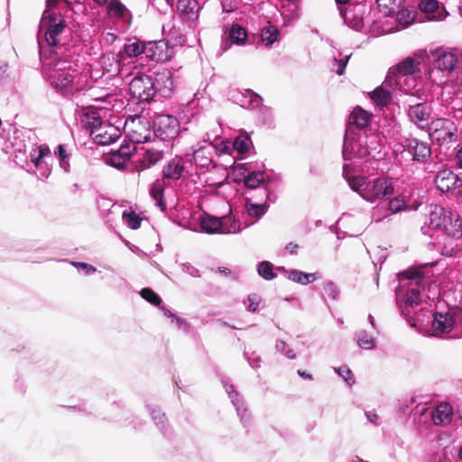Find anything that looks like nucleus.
<instances>
[{
    "label": "nucleus",
    "mask_w": 462,
    "mask_h": 462,
    "mask_svg": "<svg viewBox=\"0 0 462 462\" xmlns=\"http://www.w3.org/2000/svg\"><path fill=\"white\" fill-rule=\"evenodd\" d=\"M50 153V149L47 146L41 145L38 147H31L27 156L30 157L31 162L33 167L38 168L42 160Z\"/></svg>",
    "instance_id": "43"
},
{
    "label": "nucleus",
    "mask_w": 462,
    "mask_h": 462,
    "mask_svg": "<svg viewBox=\"0 0 462 462\" xmlns=\"http://www.w3.org/2000/svg\"><path fill=\"white\" fill-rule=\"evenodd\" d=\"M421 267H411L398 274L399 285L395 289V300L400 314L410 322V309L419 306L422 301L421 284L424 280Z\"/></svg>",
    "instance_id": "1"
},
{
    "label": "nucleus",
    "mask_w": 462,
    "mask_h": 462,
    "mask_svg": "<svg viewBox=\"0 0 462 462\" xmlns=\"http://www.w3.org/2000/svg\"><path fill=\"white\" fill-rule=\"evenodd\" d=\"M276 270L283 273L288 280L301 285H308L320 278L318 273H304L298 269H287L284 266H278Z\"/></svg>",
    "instance_id": "23"
},
{
    "label": "nucleus",
    "mask_w": 462,
    "mask_h": 462,
    "mask_svg": "<svg viewBox=\"0 0 462 462\" xmlns=\"http://www.w3.org/2000/svg\"><path fill=\"white\" fill-rule=\"evenodd\" d=\"M146 408L151 415L152 420L154 421L156 427L158 428V430L162 434H166L167 421H166L165 413L162 412L156 406L147 405Z\"/></svg>",
    "instance_id": "39"
},
{
    "label": "nucleus",
    "mask_w": 462,
    "mask_h": 462,
    "mask_svg": "<svg viewBox=\"0 0 462 462\" xmlns=\"http://www.w3.org/2000/svg\"><path fill=\"white\" fill-rule=\"evenodd\" d=\"M390 216L391 215L386 209V206L384 205L383 201L374 207L371 212L372 219L374 222H381Z\"/></svg>",
    "instance_id": "54"
},
{
    "label": "nucleus",
    "mask_w": 462,
    "mask_h": 462,
    "mask_svg": "<svg viewBox=\"0 0 462 462\" xmlns=\"http://www.w3.org/2000/svg\"><path fill=\"white\" fill-rule=\"evenodd\" d=\"M257 273L265 281H273L277 277L274 273V265L269 261H262L257 264Z\"/></svg>",
    "instance_id": "46"
},
{
    "label": "nucleus",
    "mask_w": 462,
    "mask_h": 462,
    "mask_svg": "<svg viewBox=\"0 0 462 462\" xmlns=\"http://www.w3.org/2000/svg\"><path fill=\"white\" fill-rule=\"evenodd\" d=\"M142 298L154 306H161L162 300L161 297L151 288H143L140 291Z\"/></svg>",
    "instance_id": "56"
},
{
    "label": "nucleus",
    "mask_w": 462,
    "mask_h": 462,
    "mask_svg": "<svg viewBox=\"0 0 462 462\" xmlns=\"http://www.w3.org/2000/svg\"><path fill=\"white\" fill-rule=\"evenodd\" d=\"M221 219V234H236L241 232L242 228L238 221H236L231 215H227L222 217Z\"/></svg>",
    "instance_id": "41"
},
{
    "label": "nucleus",
    "mask_w": 462,
    "mask_h": 462,
    "mask_svg": "<svg viewBox=\"0 0 462 462\" xmlns=\"http://www.w3.org/2000/svg\"><path fill=\"white\" fill-rule=\"evenodd\" d=\"M78 72H66L57 74L55 71L49 77H44L46 81L56 90L57 93L64 97H70L74 92V79Z\"/></svg>",
    "instance_id": "10"
},
{
    "label": "nucleus",
    "mask_w": 462,
    "mask_h": 462,
    "mask_svg": "<svg viewBox=\"0 0 462 462\" xmlns=\"http://www.w3.org/2000/svg\"><path fill=\"white\" fill-rule=\"evenodd\" d=\"M64 31H37V42L39 56L42 64V74L44 77L66 72H77L72 69L70 61L56 57L58 50L65 45L61 34Z\"/></svg>",
    "instance_id": "2"
},
{
    "label": "nucleus",
    "mask_w": 462,
    "mask_h": 462,
    "mask_svg": "<svg viewBox=\"0 0 462 462\" xmlns=\"http://www.w3.org/2000/svg\"><path fill=\"white\" fill-rule=\"evenodd\" d=\"M369 96L373 102L381 107L388 106L393 99L392 92L383 87H377L369 93Z\"/></svg>",
    "instance_id": "36"
},
{
    "label": "nucleus",
    "mask_w": 462,
    "mask_h": 462,
    "mask_svg": "<svg viewBox=\"0 0 462 462\" xmlns=\"http://www.w3.org/2000/svg\"><path fill=\"white\" fill-rule=\"evenodd\" d=\"M248 38V31H224L221 36V53L226 52L233 44L243 45Z\"/></svg>",
    "instance_id": "26"
},
{
    "label": "nucleus",
    "mask_w": 462,
    "mask_h": 462,
    "mask_svg": "<svg viewBox=\"0 0 462 462\" xmlns=\"http://www.w3.org/2000/svg\"><path fill=\"white\" fill-rule=\"evenodd\" d=\"M432 112L431 105L428 102H420L409 105L407 115L409 120L417 126L423 128L430 120Z\"/></svg>",
    "instance_id": "17"
},
{
    "label": "nucleus",
    "mask_w": 462,
    "mask_h": 462,
    "mask_svg": "<svg viewBox=\"0 0 462 462\" xmlns=\"http://www.w3.org/2000/svg\"><path fill=\"white\" fill-rule=\"evenodd\" d=\"M242 194L245 203H266V199L270 197L268 187H260L254 190H245Z\"/></svg>",
    "instance_id": "33"
},
{
    "label": "nucleus",
    "mask_w": 462,
    "mask_h": 462,
    "mask_svg": "<svg viewBox=\"0 0 462 462\" xmlns=\"http://www.w3.org/2000/svg\"><path fill=\"white\" fill-rule=\"evenodd\" d=\"M324 293L333 300H337L340 295L338 286L332 281H325L322 284Z\"/></svg>",
    "instance_id": "55"
},
{
    "label": "nucleus",
    "mask_w": 462,
    "mask_h": 462,
    "mask_svg": "<svg viewBox=\"0 0 462 462\" xmlns=\"http://www.w3.org/2000/svg\"><path fill=\"white\" fill-rule=\"evenodd\" d=\"M23 139L20 140V136L15 137V141L14 143V152H15V159L20 160L22 157L25 158V162H27V153L30 152V148L35 146V144L31 142L30 136H27V141L25 140V134H22Z\"/></svg>",
    "instance_id": "34"
},
{
    "label": "nucleus",
    "mask_w": 462,
    "mask_h": 462,
    "mask_svg": "<svg viewBox=\"0 0 462 462\" xmlns=\"http://www.w3.org/2000/svg\"><path fill=\"white\" fill-rule=\"evenodd\" d=\"M170 34H171V38H174V42H171L170 41V45L172 46V49L177 46H182L185 42V36L180 33V31H169Z\"/></svg>",
    "instance_id": "63"
},
{
    "label": "nucleus",
    "mask_w": 462,
    "mask_h": 462,
    "mask_svg": "<svg viewBox=\"0 0 462 462\" xmlns=\"http://www.w3.org/2000/svg\"><path fill=\"white\" fill-rule=\"evenodd\" d=\"M87 123L86 125L90 129L91 134L101 128L103 121L97 112H90L86 114Z\"/></svg>",
    "instance_id": "52"
},
{
    "label": "nucleus",
    "mask_w": 462,
    "mask_h": 462,
    "mask_svg": "<svg viewBox=\"0 0 462 462\" xmlns=\"http://www.w3.org/2000/svg\"><path fill=\"white\" fill-rule=\"evenodd\" d=\"M434 182L439 190L441 192H448L451 189L462 186V178L455 174L452 171L445 169L437 173Z\"/></svg>",
    "instance_id": "20"
},
{
    "label": "nucleus",
    "mask_w": 462,
    "mask_h": 462,
    "mask_svg": "<svg viewBox=\"0 0 462 462\" xmlns=\"http://www.w3.org/2000/svg\"><path fill=\"white\" fill-rule=\"evenodd\" d=\"M244 356L253 369H258L261 366V357L254 352L249 354L247 351H245Z\"/></svg>",
    "instance_id": "60"
},
{
    "label": "nucleus",
    "mask_w": 462,
    "mask_h": 462,
    "mask_svg": "<svg viewBox=\"0 0 462 462\" xmlns=\"http://www.w3.org/2000/svg\"><path fill=\"white\" fill-rule=\"evenodd\" d=\"M261 302V298L256 293L249 294L247 300L245 301L246 310L250 312H255Z\"/></svg>",
    "instance_id": "59"
},
{
    "label": "nucleus",
    "mask_w": 462,
    "mask_h": 462,
    "mask_svg": "<svg viewBox=\"0 0 462 462\" xmlns=\"http://www.w3.org/2000/svg\"><path fill=\"white\" fill-rule=\"evenodd\" d=\"M355 339L359 347L365 350H372L376 347V339L366 330L360 329L355 332Z\"/></svg>",
    "instance_id": "37"
},
{
    "label": "nucleus",
    "mask_w": 462,
    "mask_h": 462,
    "mask_svg": "<svg viewBox=\"0 0 462 462\" xmlns=\"http://www.w3.org/2000/svg\"><path fill=\"white\" fill-rule=\"evenodd\" d=\"M132 95L141 102H150L156 97V90L152 75H140L134 77L130 83Z\"/></svg>",
    "instance_id": "8"
},
{
    "label": "nucleus",
    "mask_w": 462,
    "mask_h": 462,
    "mask_svg": "<svg viewBox=\"0 0 462 462\" xmlns=\"http://www.w3.org/2000/svg\"><path fill=\"white\" fill-rule=\"evenodd\" d=\"M71 263L81 270L85 275H91L97 271L96 267L84 262H72Z\"/></svg>",
    "instance_id": "61"
},
{
    "label": "nucleus",
    "mask_w": 462,
    "mask_h": 462,
    "mask_svg": "<svg viewBox=\"0 0 462 462\" xmlns=\"http://www.w3.org/2000/svg\"><path fill=\"white\" fill-rule=\"evenodd\" d=\"M441 229L450 237L460 238L462 236V221L457 213L449 211L446 217Z\"/></svg>",
    "instance_id": "27"
},
{
    "label": "nucleus",
    "mask_w": 462,
    "mask_h": 462,
    "mask_svg": "<svg viewBox=\"0 0 462 462\" xmlns=\"http://www.w3.org/2000/svg\"><path fill=\"white\" fill-rule=\"evenodd\" d=\"M365 189L364 199L372 203L393 193V184L384 178L367 180Z\"/></svg>",
    "instance_id": "11"
},
{
    "label": "nucleus",
    "mask_w": 462,
    "mask_h": 462,
    "mask_svg": "<svg viewBox=\"0 0 462 462\" xmlns=\"http://www.w3.org/2000/svg\"><path fill=\"white\" fill-rule=\"evenodd\" d=\"M245 190H254L260 187H268L263 173L261 171H252L244 177Z\"/></svg>",
    "instance_id": "31"
},
{
    "label": "nucleus",
    "mask_w": 462,
    "mask_h": 462,
    "mask_svg": "<svg viewBox=\"0 0 462 462\" xmlns=\"http://www.w3.org/2000/svg\"><path fill=\"white\" fill-rule=\"evenodd\" d=\"M400 144L402 147V152L409 154L414 162L426 163L431 158L432 150L428 142L408 137L404 138Z\"/></svg>",
    "instance_id": "7"
},
{
    "label": "nucleus",
    "mask_w": 462,
    "mask_h": 462,
    "mask_svg": "<svg viewBox=\"0 0 462 462\" xmlns=\"http://www.w3.org/2000/svg\"><path fill=\"white\" fill-rule=\"evenodd\" d=\"M152 79L156 90V96L168 98L171 96L174 88L173 74L168 69H162L154 71Z\"/></svg>",
    "instance_id": "13"
},
{
    "label": "nucleus",
    "mask_w": 462,
    "mask_h": 462,
    "mask_svg": "<svg viewBox=\"0 0 462 462\" xmlns=\"http://www.w3.org/2000/svg\"><path fill=\"white\" fill-rule=\"evenodd\" d=\"M456 323L452 314L449 312L436 311L433 314L432 328L439 333H449Z\"/></svg>",
    "instance_id": "24"
},
{
    "label": "nucleus",
    "mask_w": 462,
    "mask_h": 462,
    "mask_svg": "<svg viewBox=\"0 0 462 462\" xmlns=\"http://www.w3.org/2000/svg\"><path fill=\"white\" fill-rule=\"evenodd\" d=\"M221 383L226 390V393L230 398L241 422L245 427L248 426L251 417L243 398H241L239 393L235 390V386L227 382L226 378L223 377L221 379Z\"/></svg>",
    "instance_id": "16"
},
{
    "label": "nucleus",
    "mask_w": 462,
    "mask_h": 462,
    "mask_svg": "<svg viewBox=\"0 0 462 462\" xmlns=\"http://www.w3.org/2000/svg\"><path fill=\"white\" fill-rule=\"evenodd\" d=\"M251 145L252 140L247 134H240L237 137L235 138L233 142V148L239 154L246 153L249 151Z\"/></svg>",
    "instance_id": "47"
},
{
    "label": "nucleus",
    "mask_w": 462,
    "mask_h": 462,
    "mask_svg": "<svg viewBox=\"0 0 462 462\" xmlns=\"http://www.w3.org/2000/svg\"><path fill=\"white\" fill-rule=\"evenodd\" d=\"M371 118L372 115L360 106H356L350 116L352 124L355 125L359 130L368 126L371 123Z\"/></svg>",
    "instance_id": "32"
},
{
    "label": "nucleus",
    "mask_w": 462,
    "mask_h": 462,
    "mask_svg": "<svg viewBox=\"0 0 462 462\" xmlns=\"http://www.w3.org/2000/svg\"><path fill=\"white\" fill-rule=\"evenodd\" d=\"M417 17V11L413 7H404L396 15L398 23L404 26L411 25Z\"/></svg>",
    "instance_id": "42"
},
{
    "label": "nucleus",
    "mask_w": 462,
    "mask_h": 462,
    "mask_svg": "<svg viewBox=\"0 0 462 462\" xmlns=\"http://www.w3.org/2000/svg\"><path fill=\"white\" fill-rule=\"evenodd\" d=\"M221 219L217 217L207 215L200 218L199 226L201 230L207 234L220 233Z\"/></svg>",
    "instance_id": "35"
},
{
    "label": "nucleus",
    "mask_w": 462,
    "mask_h": 462,
    "mask_svg": "<svg viewBox=\"0 0 462 462\" xmlns=\"http://www.w3.org/2000/svg\"><path fill=\"white\" fill-rule=\"evenodd\" d=\"M123 218L131 229H138L142 223L141 217L134 211L123 212Z\"/></svg>",
    "instance_id": "53"
},
{
    "label": "nucleus",
    "mask_w": 462,
    "mask_h": 462,
    "mask_svg": "<svg viewBox=\"0 0 462 462\" xmlns=\"http://www.w3.org/2000/svg\"><path fill=\"white\" fill-rule=\"evenodd\" d=\"M184 171V165L182 159L175 157L170 160L162 168V180H179Z\"/></svg>",
    "instance_id": "28"
},
{
    "label": "nucleus",
    "mask_w": 462,
    "mask_h": 462,
    "mask_svg": "<svg viewBox=\"0 0 462 462\" xmlns=\"http://www.w3.org/2000/svg\"><path fill=\"white\" fill-rule=\"evenodd\" d=\"M431 419L434 424H446L451 420V413L447 411L446 407H438L431 412Z\"/></svg>",
    "instance_id": "48"
},
{
    "label": "nucleus",
    "mask_w": 462,
    "mask_h": 462,
    "mask_svg": "<svg viewBox=\"0 0 462 462\" xmlns=\"http://www.w3.org/2000/svg\"><path fill=\"white\" fill-rule=\"evenodd\" d=\"M448 212V210L444 208L436 206L430 214L429 226L432 229H441L443 224L446 223L444 218H446Z\"/></svg>",
    "instance_id": "38"
},
{
    "label": "nucleus",
    "mask_w": 462,
    "mask_h": 462,
    "mask_svg": "<svg viewBox=\"0 0 462 462\" xmlns=\"http://www.w3.org/2000/svg\"><path fill=\"white\" fill-rule=\"evenodd\" d=\"M145 42L134 38V42L125 43L124 51L128 57H139L144 55Z\"/></svg>",
    "instance_id": "40"
},
{
    "label": "nucleus",
    "mask_w": 462,
    "mask_h": 462,
    "mask_svg": "<svg viewBox=\"0 0 462 462\" xmlns=\"http://www.w3.org/2000/svg\"><path fill=\"white\" fill-rule=\"evenodd\" d=\"M71 11L76 14H83L86 10L85 5L81 2V0H72L71 5H67Z\"/></svg>",
    "instance_id": "64"
},
{
    "label": "nucleus",
    "mask_w": 462,
    "mask_h": 462,
    "mask_svg": "<svg viewBox=\"0 0 462 462\" xmlns=\"http://www.w3.org/2000/svg\"><path fill=\"white\" fill-rule=\"evenodd\" d=\"M173 53L170 40L162 39L145 42L144 56L149 60L166 62L172 58Z\"/></svg>",
    "instance_id": "9"
},
{
    "label": "nucleus",
    "mask_w": 462,
    "mask_h": 462,
    "mask_svg": "<svg viewBox=\"0 0 462 462\" xmlns=\"http://www.w3.org/2000/svg\"><path fill=\"white\" fill-rule=\"evenodd\" d=\"M383 203L386 206V209L390 215L401 212L408 208L406 203L398 197H395L389 201H383Z\"/></svg>",
    "instance_id": "51"
},
{
    "label": "nucleus",
    "mask_w": 462,
    "mask_h": 462,
    "mask_svg": "<svg viewBox=\"0 0 462 462\" xmlns=\"http://www.w3.org/2000/svg\"><path fill=\"white\" fill-rule=\"evenodd\" d=\"M433 55V72H441L443 76L449 75L457 63V55L443 48L436 49Z\"/></svg>",
    "instance_id": "12"
},
{
    "label": "nucleus",
    "mask_w": 462,
    "mask_h": 462,
    "mask_svg": "<svg viewBox=\"0 0 462 462\" xmlns=\"http://www.w3.org/2000/svg\"><path fill=\"white\" fill-rule=\"evenodd\" d=\"M216 152V147L212 143H208L207 146H202L193 152V161L200 173L208 171L211 168H215L216 165L212 159V154Z\"/></svg>",
    "instance_id": "19"
},
{
    "label": "nucleus",
    "mask_w": 462,
    "mask_h": 462,
    "mask_svg": "<svg viewBox=\"0 0 462 462\" xmlns=\"http://www.w3.org/2000/svg\"><path fill=\"white\" fill-rule=\"evenodd\" d=\"M344 21L350 29H361L364 26L363 18L348 9L344 14Z\"/></svg>",
    "instance_id": "49"
},
{
    "label": "nucleus",
    "mask_w": 462,
    "mask_h": 462,
    "mask_svg": "<svg viewBox=\"0 0 462 462\" xmlns=\"http://www.w3.org/2000/svg\"><path fill=\"white\" fill-rule=\"evenodd\" d=\"M58 2L59 0H46V9L42 14L39 29H64L69 26L60 14L52 10Z\"/></svg>",
    "instance_id": "15"
},
{
    "label": "nucleus",
    "mask_w": 462,
    "mask_h": 462,
    "mask_svg": "<svg viewBox=\"0 0 462 462\" xmlns=\"http://www.w3.org/2000/svg\"><path fill=\"white\" fill-rule=\"evenodd\" d=\"M199 4L196 0H179L177 10L183 23L192 27L199 18Z\"/></svg>",
    "instance_id": "21"
},
{
    "label": "nucleus",
    "mask_w": 462,
    "mask_h": 462,
    "mask_svg": "<svg viewBox=\"0 0 462 462\" xmlns=\"http://www.w3.org/2000/svg\"><path fill=\"white\" fill-rule=\"evenodd\" d=\"M171 323H175L177 328L186 334L190 331V324L185 319L178 317L177 315L171 319Z\"/></svg>",
    "instance_id": "62"
},
{
    "label": "nucleus",
    "mask_w": 462,
    "mask_h": 462,
    "mask_svg": "<svg viewBox=\"0 0 462 462\" xmlns=\"http://www.w3.org/2000/svg\"><path fill=\"white\" fill-rule=\"evenodd\" d=\"M130 160V157L127 156V154L123 155L121 153H118L116 152H113L111 156L109 157V164L116 169H123L127 162Z\"/></svg>",
    "instance_id": "57"
},
{
    "label": "nucleus",
    "mask_w": 462,
    "mask_h": 462,
    "mask_svg": "<svg viewBox=\"0 0 462 462\" xmlns=\"http://www.w3.org/2000/svg\"><path fill=\"white\" fill-rule=\"evenodd\" d=\"M418 66L419 62L415 59L411 57L405 58L396 66L389 69L383 84L392 87L393 80H394L395 84H398L397 78L400 75H413L418 70Z\"/></svg>",
    "instance_id": "14"
},
{
    "label": "nucleus",
    "mask_w": 462,
    "mask_h": 462,
    "mask_svg": "<svg viewBox=\"0 0 462 462\" xmlns=\"http://www.w3.org/2000/svg\"><path fill=\"white\" fill-rule=\"evenodd\" d=\"M164 189L165 183L162 179H157L150 187L149 193L154 199L156 207L162 211H165L167 208L166 202L164 200Z\"/></svg>",
    "instance_id": "29"
},
{
    "label": "nucleus",
    "mask_w": 462,
    "mask_h": 462,
    "mask_svg": "<svg viewBox=\"0 0 462 462\" xmlns=\"http://www.w3.org/2000/svg\"><path fill=\"white\" fill-rule=\"evenodd\" d=\"M353 167H350V164L345 162L343 165V172L342 175L346 179L348 183L350 189L358 193L360 197L364 199L365 190L366 188L367 178L364 176H351L350 171Z\"/></svg>",
    "instance_id": "25"
},
{
    "label": "nucleus",
    "mask_w": 462,
    "mask_h": 462,
    "mask_svg": "<svg viewBox=\"0 0 462 462\" xmlns=\"http://www.w3.org/2000/svg\"><path fill=\"white\" fill-rule=\"evenodd\" d=\"M245 206L248 216L256 220L263 217L269 208V204L267 203H245Z\"/></svg>",
    "instance_id": "44"
},
{
    "label": "nucleus",
    "mask_w": 462,
    "mask_h": 462,
    "mask_svg": "<svg viewBox=\"0 0 462 462\" xmlns=\"http://www.w3.org/2000/svg\"><path fill=\"white\" fill-rule=\"evenodd\" d=\"M261 42L267 47L271 48L275 42L281 40V31H260Z\"/></svg>",
    "instance_id": "50"
},
{
    "label": "nucleus",
    "mask_w": 462,
    "mask_h": 462,
    "mask_svg": "<svg viewBox=\"0 0 462 462\" xmlns=\"http://www.w3.org/2000/svg\"><path fill=\"white\" fill-rule=\"evenodd\" d=\"M335 371L344 379L348 386H352L355 383L354 375L352 371L346 366H340Z\"/></svg>",
    "instance_id": "58"
},
{
    "label": "nucleus",
    "mask_w": 462,
    "mask_h": 462,
    "mask_svg": "<svg viewBox=\"0 0 462 462\" xmlns=\"http://www.w3.org/2000/svg\"><path fill=\"white\" fill-rule=\"evenodd\" d=\"M419 8L431 21H443L448 15L446 7L438 0H420Z\"/></svg>",
    "instance_id": "22"
},
{
    "label": "nucleus",
    "mask_w": 462,
    "mask_h": 462,
    "mask_svg": "<svg viewBox=\"0 0 462 462\" xmlns=\"http://www.w3.org/2000/svg\"><path fill=\"white\" fill-rule=\"evenodd\" d=\"M378 11L384 16L393 14L400 6L402 0H375Z\"/></svg>",
    "instance_id": "45"
},
{
    "label": "nucleus",
    "mask_w": 462,
    "mask_h": 462,
    "mask_svg": "<svg viewBox=\"0 0 462 462\" xmlns=\"http://www.w3.org/2000/svg\"><path fill=\"white\" fill-rule=\"evenodd\" d=\"M163 158V152L159 150L149 149L136 165L137 171H144L155 165Z\"/></svg>",
    "instance_id": "30"
},
{
    "label": "nucleus",
    "mask_w": 462,
    "mask_h": 462,
    "mask_svg": "<svg viewBox=\"0 0 462 462\" xmlns=\"http://www.w3.org/2000/svg\"><path fill=\"white\" fill-rule=\"evenodd\" d=\"M152 132L154 138L171 143L180 134L179 120L171 115H159L152 122Z\"/></svg>",
    "instance_id": "6"
},
{
    "label": "nucleus",
    "mask_w": 462,
    "mask_h": 462,
    "mask_svg": "<svg viewBox=\"0 0 462 462\" xmlns=\"http://www.w3.org/2000/svg\"><path fill=\"white\" fill-rule=\"evenodd\" d=\"M430 136L439 146L449 148V145L457 140V126L450 119L437 118L431 121Z\"/></svg>",
    "instance_id": "5"
},
{
    "label": "nucleus",
    "mask_w": 462,
    "mask_h": 462,
    "mask_svg": "<svg viewBox=\"0 0 462 462\" xmlns=\"http://www.w3.org/2000/svg\"><path fill=\"white\" fill-rule=\"evenodd\" d=\"M107 15L117 26L128 27L132 14L119 0H111L107 6Z\"/></svg>",
    "instance_id": "18"
},
{
    "label": "nucleus",
    "mask_w": 462,
    "mask_h": 462,
    "mask_svg": "<svg viewBox=\"0 0 462 462\" xmlns=\"http://www.w3.org/2000/svg\"><path fill=\"white\" fill-rule=\"evenodd\" d=\"M363 136L360 133H356L346 127L344 143L342 147V156L345 162L350 164V167H356L359 161L366 158L371 154L368 146L364 145Z\"/></svg>",
    "instance_id": "3"
},
{
    "label": "nucleus",
    "mask_w": 462,
    "mask_h": 462,
    "mask_svg": "<svg viewBox=\"0 0 462 462\" xmlns=\"http://www.w3.org/2000/svg\"><path fill=\"white\" fill-rule=\"evenodd\" d=\"M240 106L246 108H259L256 116L257 122L267 128L274 127V116L271 107L262 104L263 98L251 89H245L241 95Z\"/></svg>",
    "instance_id": "4"
}]
</instances>
